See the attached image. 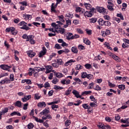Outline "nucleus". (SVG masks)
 Masks as SVG:
<instances>
[{"label":"nucleus","mask_w":129,"mask_h":129,"mask_svg":"<svg viewBox=\"0 0 129 129\" xmlns=\"http://www.w3.org/2000/svg\"><path fill=\"white\" fill-rule=\"evenodd\" d=\"M18 26H20V29L22 30H25L26 31H28L30 29V27H27V23L22 21L18 24Z\"/></svg>","instance_id":"1"},{"label":"nucleus","mask_w":129,"mask_h":129,"mask_svg":"<svg viewBox=\"0 0 129 129\" xmlns=\"http://www.w3.org/2000/svg\"><path fill=\"white\" fill-rule=\"evenodd\" d=\"M46 53H47V49H46V47H43L42 50L39 53V57L40 58H41V57H43Z\"/></svg>","instance_id":"2"},{"label":"nucleus","mask_w":129,"mask_h":129,"mask_svg":"<svg viewBox=\"0 0 129 129\" xmlns=\"http://www.w3.org/2000/svg\"><path fill=\"white\" fill-rule=\"evenodd\" d=\"M97 10L99 13L103 14V15H104L106 13V10L103 7H97Z\"/></svg>","instance_id":"3"},{"label":"nucleus","mask_w":129,"mask_h":129,"mask_svg":"<svg viewBox=\"0 0 129 129\" xmlns=\"http://www.w3.org/2000/svg\"><path fill=\"white\" fill-rule=\"evenodd\" d=\"M97 127L100 129H109L110 128V126L108 125H104V124H99L97 125Z\"/></svg>","instance_id":"4"},{"label":"nucleus","mask_w":129,"mask_h":129,"mask_svg":"<svg viewBox=\"0 0 129 129\" xmlns=\"http://www.w3.org/2000/svg\"><path fill=\"white\" fill-rule=\"evenodd\" d=\"M92 13L91 11H86L84 13V16L85 18H91L93 16Z\"/></svg>","instance_id":"5"},{"label":"nucleus","mask_w":129,"mask_h":129,"mask_svg":"<svg viewBox=\"0 0 129 129\" xmlns=\"http://www.w3.org/2000/svg\"><path fill=\"white\" fill-rule=\"evenodd\" d=\"M50 112V109L49 107L46 108L45 109L43 110L41 112H40V114H42V115H45V114H47Z\"/></svg>","instance_id":"6"},{"label":"nucleus","mask_w":129,"mask_h":129,"mask_svg":"<svg viewBox=\"0 0 129 129\" xmlns=\"http://www.w3.org/2000/svg\"><path fill=\"white\" fill-rule=\"evenodd\" d=\"M31 38L28 37L26 40L27 41H29L31 44H35V40H34V36L33 35H29L28 37H31Z\"/></svg>","instance_id":"7"},{"label":"nucleus","mask_w":129,"mask_h":129,"mask_svg":"<svg viewBox=\"0 0 129 129\" xmlns=\"http://www.w3.org/2000/svg\"><path fill=\"white\" fill-rule=\"evenodd\" d=\"M0 68L3 70H8V69H10V68H12V67L7 64H2L0 66Z\"/></svg>","instance_id":"8"},{"label":"nucleus","mask_w":129,"mask_h":129,"mask_svg":"<svg viewBox=\"0 0 129 129\" xmlns=\"http://www.w3.org/2000/svg\"><path fill=\"white\" fill-rule=\"evenodd\" d=\"M42 120H46V119H52V116L50 114H45V116L42 117Z\"/></svg>","instance_id":"9"},{"label":"nucleus","mask_w":129,"mask_h":129,"mask_svg":"<svg viewBox=\"0 0 129 129\" xmlns=\"http://www.w3.org/2000/svg\"><path fill=\"white\" fill-rule=\"evenodd\" d=\"M46 71L45 72V73L48 74L50 73L51 71H52V70L53 69V68L51 66H47L45 67Z\"/></svg>","instance_id":"10"},{"label":"nucleus","mask_w":129,"mask_h":129,"mask_svg":"<svg viewBox=\"0 0 129 129\" xmlns=\"http://www.w3.org/2000/svg\"><path fill=\"white\" fill-rule=\"evenodd\" d=\"M72 93L77 97V98H81V96L79 95V92L77 90H74Z\"/></svg>","instance_id":"11"},{"label":"nucleus","mask_w":129,"mask_h":129,"mask_svg":"<svg viewBox=\"0 0 129 129\" xmlns=\"http://www.w3.org/2000/svg\"><path fill=\"white\" fill-rule=\"evenodd\" d=\"M67 40H73V34L71 33H68L67 34Z\"/></svg>","instance_id":"12"},{"label":"nucleus","mask_w":129,"mask_h":129,"mask_svg":"<svg viewBox=\"0 0 129 129\" xmlns=\"http://www.w3.org/2000/svg\"><path fill=\"white\" fill-rule=\"evenodd\" d=\"M98 23H99V25H100L101 26H104L105 21L103 20L102 18H100L98 20Z\"/></svg>","instance_id":"13"},{"label":"nucleus","mask_w":129,"mask_h":129,"mask_svg":"<svg viewBox=\"0 0 129 129\" xmlns=\"http://www.w3.org/2000/svg\"><path fill=\"white\" fill-rule=\"evenodd\" d=\"M76 61L75 60H73V59H70V60L68 61L67 62H66L64 63V66H68V65H70V66H71V65H72L73 62H76Z\"/></svg>","instance_id":"14"},{"label":"nucleus","mask_w":129,"mask_h":129,"mask_svg":"<svg viewBox=\"0 0 129 129\" xmlns=\"http://www.w3.org/2000/svg\"><path fill=\"white\" fill-rule=\"evenodd\" d=\"M76 12H77V13H82L83 14L84 12V9L80 7H78L76 9Z\"/></svg>","instance_id":"15"},{"label":"nucleus","mask_w":129,"mask_h":129,"mask_svg":"<svg viewBox=\"0 0 129 129\" xmlns=\"http://www.w3.org/2000/svg\"><path fill=\"white\" fill-rule=\"evenodd\" d=\"M28 55L29 56V57H33L34 56H36V53L33 52L32 51H28Z\"/></svg>","instance_id":"16"},{"label":"nucleus","mask_w":129,"mask_h":129,"mask_svg":"<svg viewBox=\"0 0 129 129\" xmlns=\"http://www.w3.org/2000/svg\"><path fill=\"white\" fill-rule=\"evenodd\" d=\"M23 18L26 20H32V15H23Z\"/></svg>","instance_id":"17"},{"label":"nucleus","mask_w":129,"mask_h":129,"mask_svg":"<svg viewBox=\"0 0 129 129\" xmlns=\"http://www.w3.org/2000/svg\"><path fill=\"white\" fill-rule=\"evenodd\" d=\"M34 119L37 121V122H40V123H42L44 122L43 119H38V117H35L33 116Z\"/></svg>","instance_id":"18"},{"label":"nucleus","mask_w":129,"mask_h":129,"mask_svg":"<svg viewBox=\"0 0 129 129\" xmlns=\"http://www.w3.org/2000/svg\"><path fill=\"white\" fill-rule=\"evenodd\" d=\"M56 33H57L58 34H59V33L60 34H64V33H65V29L59 28V30L56 31Z\"/></svg>","instance_id":"19"},{"label":"nucleus","mask_w":129,"mask_h":129,"mask_svg":"<svg viewBox=\"0 0 129 129\" xmlns=\"http://www.w3.org/2000/svg\"><path fill=\"white\" fill-rule=\"evenodd\" d=\"M71 91H72V88L70 87L68 90H67L65 92V95H69V94H70V93H71Z\"/></svg>","instance_id":"20"},{"label":"nucleus","mask_w":129,"mask_h":129,"mask_svg":"<svg viewBox=\"0 0 129 129\" xmlns=\"http://www.w3.org/2000/svg\"><path fill=\"white\" fill-rule=\"evenodd\" d=\"M56 76V77H57V78H62V77H63V74H62V73H54Z\"/></svg>","instance_id":"21"},{"label":"nucleus","mask_w":129,"mask_h":129,"mask_svg":"<svg viewBox=\"0 0 129 129\" xmlns=\"http://www.w3.org/2000/svg\"><path fill=\"white\" fill-rule=\"evenodd\" d=\"M15 106H17L18 107H22V102L17 101L15 103Z\"/></svg>","instance_id":"22"},{"label":"nucleus","mask_w":129,"mask_h":129,"mask_svg":"<svg viewBox=\"0 0 129 129\" xmlns=\"http://www.w3.org/2000/svg\"><path fill=\"white\" fill-rule=\"evenodd\" d=\"M84 6L85 8L87 9V10H91V7H92L91 5L87 3H85L84 4Z\"/></svg>","instance_id":"23"},{"label":"nucleus","mask_w":129,"mask_h":129,"mask_svg":"<svg viewBox=\"0 0 129 129\" xmlns=\"http://www.w3.org/2000/svg\"><path fill=\"white\" fill-rule=\"evenodd\" d=\"M71 50L72 52H73V53H78V50L77 49V47L75 46L72 47Z\"/></svg>","instance_id":"24"},{"label":"nucleus","mask_w":129,"mask_h":129,"mask_svg":"<svg viewBox=\"0 0 129 129\" xmlns=\"http://www.w3.org/2000/svg\"><path fill=\"white\" fill-rule=\"evenodd\" d=\"M107 8L108 10H109V11H110V12H113V11L114 10V9H113V5H108L107 6Z\"/></svg>","instance_id":"25"},{"label":"nucleus","mask_w":129,"mask_h":129,"mask_svg":"<svg viewBox=\"0 0 129 129\" xmlns=\"http://www.w3.org/2000/svg\"><path fill=\"white\" fill-rule=\"evenodd\" d=\"M40 67H36L33 69L34 73H39L40 72Z\"/></svg>","instance_id":"26"},{"label":"nucleus","mask_w":129,"mask_h":129,"mask_svg":"<svg viewBox=\"0 0 129 129\" xmlns=\"http://www.w3.org/2000/svg\"><path fill=\"white\" fill-rule=\"evenodd\" d=\"M82 106L85 109H89L90 108V106L88 105V104H83Z\"/></svg>","instance_id":"27"},{"label":"nucleus","mask_w":129,"mask_h":129,"mask_svg":"<svg viewBox=\"0 0 129 129\" xmlns=\"http://www.w3.org/2000/svg\"><path fill=\"white\" fill-rule=\"evenodd\" d=\"M96 22H97V18H93L92 19H90V23H96Z\"/></svg>","instance_id":"28"},{"label":"nucleus","mask_w":129,"mask_h":129,"mask_svg":"<svg viewBox=\"0 0 129 129\" xmlns=\"http://www.w3.org/2000/svg\"><path fill=\"white\" fill-rule=\"evenodd\" d=\"M118 87L120 90H124L125 89V86L124 85H120Z\"/></svg>","instance_id":"29"},{"label":"nucleus","mask_w":129,"mask_h":129,"mask_svg":"<svg viewBox=\"0 0 129 129\" xmlns=\"http://www.w3.org/2000/svg\"><path fill=\"white\" fill-rule=\"evenodd\" d=\"M71 123V120L68 119L65 122L66 126H69Z\"/></svg>","instance_id":"30"},{"label":"nucleus","mask_w":129,"mask_h":129,"mask_svg":"<svg viewBox=\"0 0 129 129\" xmlns=\"http://www.w3.org/2000/svg\"><path fill=\"white\" fill-rule=\"evenodd\" d=\"M52 83L53 84H57L58 82H59V80H58L57 78H54L53 79V80L51 81Z\"/></svg>","instance_id":"31"},{"label":"nucleus","mask_w":129,"mask_h":129,"mask_svg":"<svg viewBox=\"0 0 129 129\" xmlns=\"http://www.w3.org/2000/svg\"><path fill=\"white\" fill-rule=\"evenodd\" d=\"M83 68V67L80 64H77L76 67V70H80L81 69H82Z\"/></svg>","instance_id":"32"},{"label":"nucleus","mask_w":129,"mask_h":129,"mask_svg":"<svg viewBox=\"0 0 129 129\" xmlns=\"http://www.w3.org/2000/svg\"><path fill=\"white\" fill-rule=\"evenodd\" d=\"M35 99H40L41 98V96L39 95V93H36L34 95Z\"/></svg>","instance_id":"33"},{"label":"nucleus","mask_w":129,"mask_h":129,"mask_svg":"<svg viewBox=\"0 0 129 129\" xmlns=\"http://www.w3.org/2000/svg\"><path fill=\"white\" fill-rule=\"evenodd\" d=\"M54 88L55 89V90H58L59 89L61 90L63 89V88L59 86L55 85Z\"/></svg>","instance_id":"34"},{"label":"nucleus","mask_w":129,"mask_h":129,"mask_svg":"<svg viewBox=\"0 0 129 129\" xmlns=\"http://www.w3.org/2000/svg\"><path fill=\"white\" fill-rule=\"evenodd\" d=\"M104 45H105V47L107 48V49H109L110 50H112L111 47L109 46V43L108 42H105Z\"/></svg>","instance_id":"35"},{"label":"nucleus","mask_w":129,"mask_h":129,"mask_svg":"<svg viewBox=\"0 0 129 129\" xmlns=\"http://www.w3.org/2000/svg\"><path fill=\"white\" fill-rule=\"evenodd\" d=\"M111 25V23L109 21H105V23L104 26H106V27H109Z\"/></svg>","instance_id":"36"},{"label":"nucleus","mask_w":129,"mask_h":129,"mask_svg":"<svg viewBox=\"0 0 129 129\" xmlns=\"http://www.w3.org/2000/svg\"><path fill=\"white\" fill-rule=\"evenodd\" d=\"M92 92L91 91H84L82 93V95H84V94H90V93H92Z\"/></svg>","instance_id":"37"},{"label":"nucleus","mask_w":129,"mask_h":129,"mask_svg":"<svg viewBox=\"0 0 129 129\" xmlns=\"http://www.w3.org/2000/svg\"><path fill=\"white\" fill-rule=\"evenodd\" d=\"M66 17L67 18H70V19H72V18H73V14H71L70 13H67L66 15Z\"/></svg>","instance_id":"38"},{"label":"nucleus","mask_w":129,"mask_h":129,"mask_svg":"<svg viewBox=\"0 0 129 129\" xmlns=\"http://www.w3.org/2000/svg\"><path fill=\"white\" fill-rule=\"evenodd\" d=\"M4 80V83H6V84H8V83H11V80H10V79H8V78H6V79H5Z\"/></svg>","instance_id":"39"},{"label":"nucleus","mask_w":129,"mask_h":129,"mask_svg":"<svg viewBox=\"0 0 129 129\" xmlns=\"http://www.w3.org/2000/svg\"><path fill=\"white\" fill-rule=\"evenodd\" d=\"M51 11V12H53L54 13H56V10H55V7H54V3L52 4Z\"/></svg>","instance_id":"40"},{"label":"nucleus","mask_w":129,"mask_h":129,"mask_svg":"<svg viewBox=\"0 0 129 129\" xmlns=\"http://www.w3.org/2000/svg\"><path fill=\"white\" fill-rule=\"evenodd\" d=\"M84 42L85 44H86V45H89L90 44V41L87 39H84Z\"/></svg>","instance_id":"41"},{"label":"nucleus","mask_w":129,"mask_h":129,"mask_svg":"<svg viewBox=\"0 0 129 129\" xmlns=\"http://www.w3.org/2000/svg\"><path fill=\"white\" fill-rule=\"evenodd\" d=\"M57 63H58V64H59V65H63V61L62 60V59H61L60 58L57 59Z\"/></svg>","instance_id":"42"},{"label":"nucleus","mask_w":129,"mask_h":129,"mask_svg":"<svg viewBox=\"0 0 129 129\" xmlns=\"http://www.w3.org/2000/svg\"><path fill=\"white\" fill-rule=\"evenodd\" d=\"M54 47L56 48V49H57V50H60V49H62V47H61L58 44H56L54 46Z\"/></svg>","instance_id":"43"},{"label":"nucleus","mask_w":129,"mask_h":129,"mask_svg":"<svg viewBox=\"0 0 129 129\" xmlns=\"http://www.w3.org/2000/svg\"><path fill=\"white\" fill-rule=\"evenodd\" d=\"M74 81H76V82H78V84H81V80L79 79V78H75L74 79Z\"/></svg>","instance_id":"44"},{"label":"nucleus","mask_w":129,"mask_h":129,"mask_svg":"<svg viewBox=\"0 0 129 129\" xmlns=\"http://www.w3.org/2000/svg\"><path fill=\"white\" fill-rule=\"evenodd\" d=\"M32 37L33 36H29L27 35L26 34H24L22 36L23 39H26V40H28V38H32Z\"/></svg>","instance_id":"45"},{"label":"nucleus","mask_w":129,"mask_h":129,"mask_svg":"<svg viewBox=\"0 0 129 129\" xmlns=\"http://www.w3.org/2000/svg\"><path fill=\"white\" fill-rule=\"evenodd\" d=\"M34 127V125L33 124V123H30L28 125V128L29 129H32Z\"/></svg>","instance_id":"46"},{"label":"nucleus","mask_w":129,"mask_h":129,"mask_svg":"<svg viewBox=\"0 0 129 129\" xmlns=\"http://www.w3.org/2000/svg\"><path fill=\"white\" fill-rule=\"evenodd\" d=\"M8 111H9V108L5 107L4 109L3 110V112L4 114H5V113H7V112H8Z\"/></svg>","instance_id":"47"},{"label":"nucleus","mask_w":129,"mask_h":129,"mask_svg":"<svg viewBox=\"0 0 129 129\" xmlns=\"http://www.w3.org/2000/svg\"><path fill=\"white\" fill-rule=\"evenodd\" d=\"M87 77V73H83L82 74V76H81L82 78H86Z\"/></svg>","instance_id":"48"},{"label":"nucleus","mask_w":129,"mask_h":129,"mask_svg":"<svg viewBox=\"0 0 129 129\" xmlns=\"http://www.w3.org/2000/svg\"><path fill=\"white\" fill-rule=\"evenodd\" d=\"M85 67L86 69H90V68H91V66L89 63H87L85 65Z\"/></svg>","instance_id":"49"},{"label":"nucleus","mask_w":129,"mask_h":129,"mask_svg":"<svg viewBox=\"0 0 129 129\" xmlns=\"http://www.w3.org/2000/svg\"><path fill=\"white\" fill-rule=\"evenodd\" d=\"M77 32H78L79 34H84L83 31H82V30L79 28L77 29Z\"/></svg>","instance_id":"50"},{"label":"nucleus","mask_w":129,"mask_h":129,"mask_svg":"<svg viewBox=\"0 0 129 129\" xmlns=\"http://www.w3.org/2000/svg\"><path fill=\"white\" fill-rule=\"evenodd\" d=\"M51 108L52 109H55V108H59V106L53 104V105H52Z\"/></svg>","instance_id":"51"},{"label":"nucleus","mask_w":129,"mask_h":129,"mask_svg":"<svg viewBox=\"0 0 129 129\" xmlns=\"http://www.w3.org/2000/svg\"><path fill=\"white\" fill-rule=\"evenodd\" d=\"M109 56H110V57H111L112 58H113V59H115V58H118V56L115 55V54H113V53H111Z\"/></svg>","instance_id":"52"},{"label":"nucleus","mask_w":129,"mask_h":129,"mask_svg":"<svg viewBox=\"0 0 129 129\" xmlns=\"http://www.w3.org/2000/svg\"><path fill=\"white\" fill-rule=\"evenodd\" d=\"M104 19H105V20H107V21H109V20H110V17L108 15H105L104 16Z\"/></svg>","instance_id":"53"},{"label":"nucleus","mask_w":129,"mask_h":129,"mask_svg":"<svg viewBox=\"0 0 129 129\" xmlns=\"http://www.w3.org/2000/svg\"><path fill=\"white\" fill-rule=\"evenodd\" d=\"M28 105H29L28 103H26L24 105L23 109L24 110H27V109H28Z\"/></svg>","instance_id":"54"},{"label":"nucleus","mask_w":129,"mask_h":129,"mask_svg":"<svg viewBox=\"0 0 129 129\" xmlns=\"http://www.w3.org/2000/svg\"><path fill=\"white\" fill-rule=\"evenodd\" d=\"M106 121H108V122H110L111 121V119H110V117L107 116L105 118Z\"/></svg>","instance_id":"55"},{"label":"nucleus","mask_w":129,"mask_h":129,"mask_svg":"<svg viewBox=\"0 0 129 129\" xmlns=\"http://www.w3.org/2000/svg\"><path fill=\"white\" fill-rule=\"evenodd\" d=\"M92 77H93V76L92 75H87V77L86 78H88V79H89L90 80V79H92Z\"/></svg>","instance_id":"56"},{"label":"nucleus","mask_w":129,"mask_h":129,"mask_svg":"<svg viewBox=\"0 0 129 129\" xmlns=\"http://www.w3.org/2000/svg\"><path fill=\"white\" fill-rule=\"evenodd\" d=\"M53 101L54 104H57V103H59V102H60V100L57 99H54Z\"/></svg>","instance_id":"57"},{"label":"nucleus","mask_w":129,"mask_h":129,"mask_svg":"<svg viewBox=\"0 0 129 129\" xmlns=\"http://www.w3.org/2000/svg\"><path fill=\"white\" fill-rule=\"evenodd\" d=\"M55 56H56V53H52L51 55L49 56V58L48 60L50 61V60H51L52 58H53V57H55Z\"/></svg>","instance_id":"58"},{"label":"nucleus","mask_w":129,"mask_h":129,"mask_svg":"<svg viewBox=\"0 0 129 129\" xmlns=\"http://www.w3.org/2000/svg\"><path fill=\"white\" fill-rule=\"evenodd\" d=\"M93 88V83H91L89 85L88 89H92Z\"/></svg>","instance_id":"59"},{"label":"nucleus","mask_w":129,"mask_h":129,"mask_svg":"<svg viewBox=\"0 0 129 129\" xmlns=\"http://www.w3.org/2000/svg\"><path fill=\"white\" fill-rule=\"evenodd\" d=\"M95 90H97V91H100L101 90V88L100 87H99V86L97 85L96 86V88H94Z\"/></svg>","instance_id":"60"},{"label":"nucleus","mask_w":129,"mask_h":129,"mask_svg":"<svg viewBox=\"0 0 129 129\" xmlns=\"http://www.w3.org/2000/svg\"><path fill=\"white\" fill-rule=\"evenodd\" d=\"M90 98L92 100V101H94V102H95V101H96V100H95V98H94V96H93V95H91L90 97Z\"/></svg>","instance_id":"61"},{"label":"nucleus","mask_w":129,"mask_h":129,"mask_svg":"<svg viewBox=\"0 0 129 129\" xmlns=\"http://www.w3.org/2000/svg\"><path fill=\"white\" fill-rule=\"evenodd\" d=\"M66 24L67 25L70 26V25H71V20L69 19L66 20Z\"/></svg>","instance_id":"62"},{"label":"nucleus","mask_w":129,"mask_h":129,"mask_svg":"<svg viewBox=\"0 0 129 129\" xmlns=\"http://www.w3.org/2000/svg\"><path fill=\"white\" fill-rule=\"evenodd\" d=\"M44 87L45 88H47V87H50V84H49L48 82H46L44 84Z\"/></svg>","instance_id":"63"},{"label":"nucleus","mask_w":129,"mask_h":129,"mask_svg":"<svg viewBox=\"0 0 129 129\" xmlns=\"http://www.w3.org/2000/svg\"><path fill=\"white\" fill-rule=\"evenodd\" d=\"M123 42H124V43H126L127 44H128V45H129V40L128 39L124 38V39H123Z\"/></svg>","instance_id":"64"}]
</instances>
